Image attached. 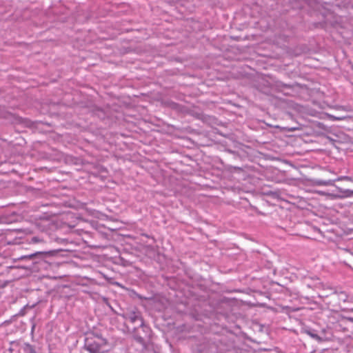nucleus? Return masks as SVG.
Masks as SVG:
<instances>
[{
	"instance_id": "nucleus-1",
	"label": "nucleus",
	"mask_w": 353,
	"mask_h": 353,
	"mask_svg": "<svg viewBox=\"0 0 353 353\" xmlns=\"http://www.w3.org/2000/svg\"><path fill=\"white\" fill-rule=\"evenodd\" d=\"M123 319L132 323H137L139 326L144 331L146 332L148 330L144 324L143 317L141 312L136 307L127 309L121 315Z\"/></svg>"
},
{
	"instance_id": "nucleus-2",
	"label": "nucleus",
	"mask_w": 353,
	"mask_h": 353,
	"mask_svg": "<svg viewBox=\"0 0 353 353\" xmlns=\"http://www.w3.org/2000/svg\"><path fill=\"white\" fill-rule=\"evenodd\" d=\"M106 343V340L101 337H90L85 339V348L90 353H101Z\"/></svg>"
},
{
	"instance_id": "nucleus-3",
	"label": "nucleus",
	"mask_w": 353,
	"mask_h": 353,
	"mask_svg": "<svg viewBox=\"0 0 353 353\" xmlns=\"http://www.w3.org/2000/svg\"><path fill=\"white\" fill-rule=\"evenodd\" d=\"M149 332V329L148 331L144 332L140 327L139 328L136 327H133V336L134 339L143 345L145 343V339L148 336Z\"/></svg>"
},
{
	"instance_id": "nucleus-4",
	"label": "nucleus",
	"mask_w": 353,
	"mask_h": 353,
	"mask_svg": "<svg viewBox=\"0 0 353 353\" xmlns=\"http://www.w3.org/2000/svg\"><path fill=\"white\" fill-rule=\"evenodd\" d=\"M21 349L23 353H37L35 347L28 343H24L21 346Z\"/></svg>"
},
{
	"instance_id": "nucleus-5",
	"label": "nucleus",
	"mask_w": 353,
	"mask_h": 353,
	"mask_svg": "<svg viewBox=\"0 0 353 353\" xmlns=\"http://www.w3.org/2000/svg\"><path fill=\"white\" fill-rule=\"evenodd\" d=\"M313 183L316 185H334V181L332 180H322V179H314Z\"/></svg>"
},
{
	"instance_id": "nucleus-6",
	"label": "nucleus",
	"mask_w": 353,
	"mask_h": 353,
	"mask_svg": "<svg viewBox=\"0 0 353 353\" xmlns=\"http://www.w3.org/2000/svg\"><path fill=\"white\" fill-rule=\"evenodd\" d=\"M305 333H307L309 336H310L312 339L321 341V337L316 334L315 330H305Z\"/></svg>"
},
{
	"instance_id": "nucleus-7",
	"label": "nucleus",
	"mask_w": 353,
	"mask_h": 353,
	"mask_svg": "<svg viewBox=\"0 0 353 353\" xmlns=\"http://www.w3.org/2000/svg\"><path fill=\"white\" fill-rule=\"evenodd\" d=\"M339 299V301H341L343 302H347L348 301V296L347 294L344 292H341L338 294Z\"/></svg>"
},
{
	"instance_id": "nucleus-8",
	"label": "nucleus",
	"mask_w": 353,
	"mask_h": 353,
	"mask_svg": "<svg viewBox=\"0 0 353 353\" xmlns=\"http://www.w3.org/2000/svg\"><path fill=\"white\" fill-rule=\"evenodd\" d=\"M41 254V252H36V253H34L32 254H30V255H28V256H24V258H30V259H31V258H33L34 256H37L38 254Z\"/></svg>"
},
{
	"instance_id": "nucleus-9",
	"label": "nucleus",
	"mask_w": 353,
	"mask_h": 353,
	"mask_svg": "<svg viewBox=\"0 0 353 353\" xmlns=\"http://www.w3.org/2000/svg\"><path fill=\"white\" fill-rule=\"evenodd\" d=\"M344 193H346V195L347 196H350L351 194L353 193V191H350L349 190H346L343 192Z\"/></svg>"
},
{
	"instance_id": "nucleus-10",
	"label": "nucleus",
	"mask_w": 353,
	"mask_h": 353,
	"mask_svg": "<svg viewBox=\"0 0 353 353\" xmlns=\"http://www.w3.org/2000/svg\"><path fill=\"white\" fill-rule=\"evenodd\" d=\"M333 118L334 120H341L342 119V118H341V117H333Z\"/></svg>"
},
{
	"instance_id": "nucleus-11",
	"label": "nucleus",
	"mask_w": 353,
	"mask_h": 353,
	"mask_svg": "<svg viewBox=\"0 0 353 353\" xmlns=\"http://www.w3.org/2000/svg\"><path fill=\"white\" fill-rule=\"evenodd\" d=\"M345 179H347V180H350V181H353V179H352L349 176H345L344 177Z\"/></svg>"
},
{
	"instance_id": "nucleus-12",
	"label": "nucleus",
	"mask_w": 353,
	"mask_h": 353,
	"mask_svg": "<svg viewBox=\"0 0 353 353\" xmlns=\"http://www.w3.org/2000/svg\"><path fill=\"white\" fill-rule=\"evenodd\" d=\"M234 168L236 169V170H241L240 168H236L235 167Z\"/></svg>"
}]
</instances>
